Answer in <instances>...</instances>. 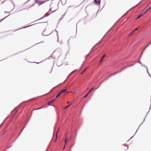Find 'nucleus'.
Returning a JSON list of instances; mask_svg holds the SVG:
<instances>
[{
    "label": "nucleus",
    "instance_id": "1a4fd4ad",
    "mask_svg": "<svg viewBox=\"0 0 151 151\" xmlns=\"http://www.w3.org/2000/svg\"><path fill=\"white\" fill-rule=\"evenodd\" d=\"M68 137H66L65 140V145H66L67 143V141L68 140Z\"/></svg>",
    "mask_w": 151,
    "mask_h": 151
},
{
    "label": "nucleus",
    "instance_id": "412c9836",
    "mask_svg": "<svg viewBox=\"0 0 151 151\" xmlns=\"http://www.w3.org/2000/svg\"><path fill=\"white\" fill-rule=\"evenodd\" d=\"M56 139H57V137H56Z\"/></svg>",
    "mask_w": 151,
    "mask_h": 151
},
{
    "label": "nucleus",
    "instance_id": "ddd939ff",
    "mask_svg": "<svg viewBox=\"0 0 151 151\" xmlns=\"http://www.w3.org/2000/svg\"><path fill=\"white\" fill-rule=\"evenodd\" d=\"M106 56L105 55H104L103 57H102V59H103V58H104Z\"/></svg>",
    "mask_w": 151,
    "mask_h": 151
},
{
    "label": "nucleus",
    "instance_id": "f03ea898",
    "mask_svg": "<svg viewBox=\"0 0 151 151\" xmlns=\"http://www.w3.org/2000/svg\"><path fill=\"white\" fill-rule=\"evenodd\" d=\"M94 89V88H91L88 92V93L85 95V96L84 97V98H85L88 95V94L91 92Z\"/></svg>",
    "mask_w": 151,
    "mask_h": 151
},
{
    "label": "nucleus",
    "instance_id": "a211bd4d",
    "mask_svg": "<svg viewBox=\"0 0 151 151\" xmlns=\"http://www.w3.org/2000/svg\"><path fill=\"white\" fill-rule=\"evenodd\" d=\"M67 104H69V103H70V102H68H68H67Z\"/></svg>",
    "mask_w": 151,
    "mask_h": 151
},
{
    "label": "nucleus",
    "instance_id": "4be33fe9",
    "mask_svg": "<svg viewBox=\"0 0 151 151\" xmlns=\"http://www.w3.org/2000/svg\"><path fill=\"white\" fill-rule=\"evenodd\" d=\"M139 63L140 64L141 63L140 62H139Z\"/></svg>",
    "mask_w": 151,
    "mask_h": 151
},
{
    "label": "nucleus",
    "instance_id": "f3484780",
    "mask_svg": "<svg viewBox=\"0 0 151 151\" xmlns=\"http://www.w3.org/2000/svg\"><path fill=\"white\" fill-rule=\"evenodd\" d=\"M102 59H102V58H101V60H100V62H101L102 61Z\"/></svg>",
    "mask_w": 151,
    "mask_h": 151
},
{
    "label": "nucleus",
    "instance_id": "423d86ee",
    "mask_svg": "<svg viewBox=\"0 0 151 151\" xmlns=\"http://www.w3.org/2000/svg\"><path fill=\"white\" fill-rule=\"evenodd\" d=\"M66 89L63 90H62L61 91H60V92L61 93V94L63 93H65V91H66Z\"/></svg>",
    "mask_w": 151,
    "mask_h": 151
},
{
    "label": "nucleus",
    "instance_id": "6ab92c4d",
    "mask_svg": "<svg viewBox=\"0 0 151 151\" xmlns=\"http://www.w3.org/2000/svg\"><path fill=\"white\" fill-rule=\"evenodd\" d=\"M57 37V36H56V34H55V37Z\"/></svg>",
    "mask_w": 151,
    "mask_h": 151
},
{
    "label": "nucleus",
    "instance_id": "9d476101",
    "mask_svg": "<svg viewBox=\"0 0 151 151\" xmlns=\"http://www.w3.org/2000/svg\"><path fill=\"white\" fill-rule=\"evenodd\" d=\"M70 104L68 105V106H66V107H65L64 109H66L68 108L70 106Z\"/></svg>",
    "mask_w": 151,
    "mask_h": 151
},
{
    "label": "nucleus",
    "instance_id": "9b49d317",
    "mask_svg": "<svg viewBox=\"0 0 151 151\" xmlns=\"http://www.w3.org/2000/svg\"><path fill=\"white\" fill-rule=\"evenodd\" d=\"M87 68H86L81 73V74L82 75V74L85 71H86V70L87 69Z\"/></svg>",
    "mask_w": 151,
    "mask_h": 151
},
{
    "label": "nucleus",
    "instance_id": "39448f33",
    "mask_svg": "<svg viewBox=\"0 0 151 151\" xmlns=\"http://www.w3.org/2000/svg\"><path fill=\"white\" fill-rule=\"evenodd\" d=\"M151 8V6L148 9H147V10H146L145 11H143V13H142V14H143V13L144 14H145L146 13V12Z\"/></svg>",
    "mask_w": 151,
    "mask_h": 151
},
{
    "label": "nucleus",
    "instance_id": "f257e3e1",
    "mask_svg": "<svg viewBox=\"0 0 151 151\" xmlns=\"http://www.w3.org/2000/svg\"><path fill=\"white\" fill-rule=\"evenodd\" d=\"M94 2L95 4L99 5L100 4V0H94Z\"/></svg>",
    "mask_w": 151,
    "mask_h": 151
},
{
    "label": "nucleus",
    "instance_id": "0eeeda50",
    "mask_svg": "<svg viewBox=\"0 0 151 151\" xmlns=\"http://www.w3.org/2000/svg\"><path fill=\"white\" fill-rule=\"evenodd\" d=\"M61 93L60 92L57 94V95L56 96V97H55V98H57L58 97H59L60 94H61Z\"/></svg>",
    "mask_w": 151,
    "mask_h": 151
},
{
    "label": "nucleus",
    "instance_id": "7ed1b4c3",
    "mask_svg": "<svg viewBox=\"0 0 151 151\" xmlns=\"http://www.w3.org/2000/svg\"><path fill=\"white\" fill-rule=\"evenodd\" d=\"M55 99H52V100H51V101H49L48 102V105H50V104L52 103V102H53L55 101Z\"/></svg>",
    "mask_w": 151,
    "mask_h": 151
},
{
    "label": "nucleus",
    "instance_id": "20e7f679",
    "mask_svg": "<svg viewBox=\"0 0 151 151\" xmlns=\"http://www.w3.org/2000/svg\"><path fill=\"white\" fill-rule=\"evenodd\" d=\"M35 1L36 2V3H38L40 5L41 4L44 3L43 2H41V1H38L37 0H36Z\"/></svg>",
    "mask_w": 151,
    "mask_h": 151
},
{
    "label": "nucleus",
    "instance_id": "aec40b11",
    "mask_svg": "<svg viewBox=\"0 0 151 151\" xmlns=\"http://www.w3.org/2000/svg\"><path fill=\"white\" fill-rule=\"evenodd\" d=\"M58 132V131L57 132V133H56V135H57V134Z\"/></svg>",
    "mask_w": 151,
    "mask_h": 151
},
{
    "label": "nucleus",
    "instance_id": "dca6fc26",
    "mask_svg": "<svg viewBox=\"0 0 151 151\" xmlns=\"http://www.w3.org/2000/svg\"><path fill=\"white\" fill-rule=\"evenodd\" d=\"M65 146H64V147L63 148V150H64V149H65Z\"/></svg>",
    "mask_w": 151,
    "mask_h": 151
},
{
    "label": "nucleus",
    "instance_id": "f8f14e48",
    "mask_svg": "<svg viewBox=\"0 0 151 151\" xmlns=\"http://www.w3.org/2000/svg\"><path fill=\"white\" fill-rule=\"evenodd\" d=\"M142 14H141L137 18V19H138L139 18L141 17L142 16Z\"/></svg>",
    "mask_w": 151,
    "mask_h": 151
},
{
    "label": "nucleus",
    "instance_id": "4468645a",
    "mask_svg": "<svg viewBox=\"0 0 151 151\" xmlns=\"http://www.w3.org/2000/svg\"><path fill=\"white\" fill-rule=\"evenodd\" d=\"M134 32L133 31L132 32H131L130 34H129V36H130V35H131L132 33H133V32Z\"/></svg>",
    "mask_w": 151,
    "mask_h": 151
},
{
    "label": "nucleus",
    "instance_id": "6e6552de",
    "mask_svg": "<svg viewBox=\"0 0 151 151\" xmlns=\"http://www.w3.org/2000/svg\"><path fill=\"white\" fill-rule=\"evenodd\" d=\"M4 2V0H0V4H2Z\"/></svg>",
    "mask_w": 151,
    "mask_h": 151
},
{
    "label": "nucleus",
    "instance_id": "2eb2a0df",
    "mask_svg": "<svg viewBox=\"0 0 151 151\" xmlns=\"http://www.w3.org/2000/svg\"><path fill=\"white\" fill-rule=\"evenodd\" d=\"M138 29V28H137L136 29H134V31H133V32H134L135 31L137 30V29Z\"/></svg>",
    "mask_w": 151,
    "mask_h": 151
}]
</instances>
